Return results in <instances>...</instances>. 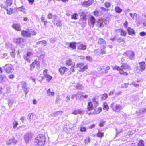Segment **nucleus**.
I'll use <instances>...</instances> for the list:
<instances>
[{
    "instance_id": "b1692460",
    "label": "nucleus",
    "mask_w": 146,
    "mask_h": 146,
    "mask_svg": "<svg viewBox=\"0 0 146 146\" xmlns=\"http://www.w3.org/2000/svg\"><path fill=\"white\" fill-rule=\"evenodd\" d=\"M30 30H27V31L23 30L21 32V34L23 36H30L31 33Z\"/></svg>"
},
{
    "instance_id": "338daca9",
    "label": "nucleus",
    "mask_w": 146,
    "mask_h": 146,
    "mask_svg": "<svg viewBox=\"0 0 146 146\" xmlns=\"http://www.w3.org/2000/svg\"><path fill=\"white\" fill-rule=\"evenodd\" d=\"M93 101L94 102V104H96V106L98 105V101L96 100L95 99H93Z\"/></svg>"
},
{
    "instance_id": "20e7f679",
    "label": "nucleus",
    "mask_w": 146,
    "mask_h": 146,
    "mask_svg": "<svg viewBox=\"0 0 146 146\" xmlns=\"http://www.w3.org/2000/svg\"><path fill=\"white\" fill-rule=\"evenodd\" d=\"M108 21L105 19H99L97 22L96 25L98 28H101L106 26L108 24Z\"/></svg>"
},
{
    "instance_id": "2eb2a0df",
    "label": "nucleus",
    "mask_w": 146,
    "mask_h": 146,
    "mask_svg": "<svg viewBox=\"0 0 146 146\" xmlns=\"http://www.w3.org/2000/svg\"><path fill=\"white\" fill-rule=\"evenodd\" d=\"M22 87L25 92V95H26L29 91L28 88L27 86L26 83L24 82H22L21 83Z\"/></svg>"
},
{
    "instance_id": "bb28decb",
    "label": "nucleus",
    "mask_w": 146,
    "mask_h": 146,
    "mask_svg": "<svg viewBox=\"0 0 146 146\" xmlns=\"http://www.w3.org/2000/svg\"><path fill=\"white\" fill-rule=\"evenodd\" d=\"M53 22L54 24L58 27H60L62 25L61 21L60 20H56L54 19Z\"/></svg>"
},
{
    "instance_id": "473e14b6",
    "label": "nucleus",
    "mask_w": 146,
    "mask_h": 146,
    "mask_svg": "<svg viewBox=\"0 0 146 146\" xmlns=\"http://www.w3.org/2000/svg\"><path fill=\"white\" fill-rule=\"evenodd\" d=\"M77 43L74 42H73L69 43V47L73 49H75L76 48V44Z\"/></svg>"
},
{
    "instance_id": "9d476101",
    "label": "nucleus",
    "mask_w": 146,
    "mask_h": 146,
    "mask_svg": "<svg viewBox=\"0 0 146 146\" xmlns=\"http://www.w3.org/2000/svg\"><path fill=\"white\" fill-rule=\"evenodd\" d=\"M84 64L82 63H79L77 64V66L79 67L80 69L79 70L80 72H83L86 70L88 69V66L86 65L83 66Z\"/></svg>"
},
{
    "instance_id": "412c9836",
    "label": "nucleus",
    "mask_w": 146,
    "mask_h": 146,
    "mask_svg": "<svg viewBox=\"0 0 146 146\" xmlns=\"http://www.w3.org/2000/svg\"><path fill=\"white\" fill-rule=\"evenodd\" d=\"M1 6L2 8H3L5 9H6L7 13L8 14L10 15L12 14L13 12V9L12 8H10L9 9H6V6H4L3 5L1 4Z\"/></svg>"
},
{
    "instance_id": "de8ad7c7",
    "label": "nucleus",
    "mask_w": 146,
    "mask_h": 146,
    "mask_svg": "<svg viewBox=\"0 0 146 146\" xmlns=\"http://www.w3.org/2000/svg\"><path fill=\"white\" fill-rule=\"evenodd\" d=\"M76 87L77 89L82 90L84 89V86L79 84H77Z\"/></svg>"
},
{
    "instance_id": "1a4fd4ad",
    "label": "nucleus",
    "mask_w": 146,
    "mask_h": 146,
    "mask_svg": "<svg viewBox=\"0 0 146 146\" xmlns=\"http://www.w3.org/2000/svg\"><path fill=\"white\" fill-rule=\"evenodd\" d=\"M47 71L48 70L47 69L44 70L43 74L44 77L46 78L47 81L49 82L52 79V77L48 74Z\"/></svg>"
},
{
    "instance_id": "4be33fe9",
    "label": "nucleus",
    "mask_w": 146,
    "mask_h": 146,
    "mask_svg": "<svg viewBox=\"0 0 146 146\" xmlns=\"http://www.w3.org/2000/svg\"><path fill=\"white\" fill-rule=\"evenodd\" d=\"M66 64L68 66H72L75 65V62L72 61L71 59H69L67 60L66 62Z\"/></svg>"
},
{
    "instance_id": "c85d7f7f",
    "label": "nucleus",
    "mask_w": 146,
    "mask_h": 146,
    "mask_svg": "<svg viewBox=\"0 0 146 146\" xmlns=\"http://www.w3.org/2000/svg\"><path fill=\"white\" fill-rule=\"evenodd\" d=\"M127 30L129 34L130 35L132 36H135V31L132 28L130 27H128Z\"/></svg>"
},
{
    "instance_id": "f704fd0d",
    "label": "nucleus",
    "mask_w": 146,
    "mask_h": 146,
    "mask_svg": "<svg viewBox=\"0 0 146 146\" xmlns=\"http://www.w3.org/2000/svg\"><path fill=\"white\" fill-rule=\"evenodd\" d=\"M98 44L100 45H104L106 44V42L103 39L100 38L98 41Z\"/></svg>"
},
{
    "instance_id": "4468645a",
    "label": "nucleus",
    "mask_w": 146,
    "mask_h": 146,
    "mask_svg": "<svg viewBox=\"0 0 146 146\" xmlns=\"http://www.w3.org/2000/svg\"><path fill=\"white\" fill-rule=\"evenodd\" d=\"M144 18H143L141 19V20L139 22L137 25L138 26H139L140 25H141L143 26H146V16H144Z\"/></svg>"
},
{
    "instance_id": "4d7b16f0",
    "label": "nucleus",
    "mask_w": 146,
    "mask_h": 146,
    "mask_svg": "<svg viewBox=\"0 0 146 146\" xmlns=\"http://www.w3.org/2000/svg\"><path fill=\"white\" fill-rule=\"evenodd\" d=\"M121 35L125 36L126 35V33L124 30H121L120 32Z\"/></svg>"
},
{
    "instance_id": "ddd939ff",
    "label": "nucleus",
    "mask_w": 146,
    "mask_h": 146,
    "mask_svg": "<svg viewBox=\"0 0 146 146\" xmlns=\"http://www.w3.org/2000/svg\"><path fill=\"white\" fill-rule=\"evenodd\" d=\"M95 19L93 16H92L88 22V24L90 27H93L95 23Z\"/></svg>"
},
{
    "instance_id": "052dcab7",
    "label": "nucleus",
    "mask_w": 146,
    "mask_h": 146,
    "mask_svg": "<svg viewBox=\"0 0 146 146\" xmlns=\"http://www.w3.org/2000/svg\"><path fill=\"white\" fill-rule=\"evenodd\" d=\"M12 50L13 51L10 53V54L12 57H14L15 55V50H14V49H13V50Z\"/></svg>"
},
{
    "instance_id": "6e6d98bb",
    "label": "nucleus",
    "mask_w": 146,
    "mask_h": 146,
    "mask_svg": "<svg viewBox=\"0 0 146 146\" xmlns=\"http://www.w3.org/2000/svg\"><path fill=\"white\" fill-rule=\"evenodd\" d=\"M18 123L17 121H14L13 122V128L14 129L18 125Z\"/></svg>"
},
{
    "instance_id": "6e6552de",
    "label": "nucleus",
    "mask_w": 146,
    "mask_h": 146,
    "mask_svg": "<svg viewBox=\"0 0 146 146\" xmlns=\"http://www.w3.org/2000/svg\"><path fill=\"white\" fill-rule=\"evenodd\" d=\"M34 54L33 51L28 52L27 53L26 56H25L24 58L26 61L27 62H29L31 58L33 57Z\"/></svg>"
},
{
    "instance_id": "79ce46f5",
    "label": "nucleus",
    "mask_w": 146,
    "mask_h": 146,
    "mask_svg": "<svg viewBox=\"0 0 146 146\" xmlns=\"http://www.w3.org/2000/svg\"><path fill=\"white\" fill-rule=\"evenodd\" d=\"M115 10L116 12L118 13H120L122 11V10L118 6H115Z\"/></svg>"
},
{
    "instance_id": "aec40b11",
    "label": "nucleus",
    "mask_w": 146,
    "mask_h": 146,
    "mask_svg": "<svg viewBox=\"0 0 146 146\" xmlns=\"http://www.w3.org/2000/svg\"><path fill=\"white\" fill-rule=\"evenodd\" d=\"M63 113V112L62 111H59L52 113L50 115L53 117H56L58 115H61Z\"/></svg>"
},
{
    "instance_id": "a211bd4d",
    "label": "nucleus",
    "mask_w": 146,
    "mask_h": 146,
    "mask_svg": "<svg viewBox=\"0 0 146 146\" xmlns=\"http://www.w3.org/2000/svg\"><path fill=\"white\" fill-rule=\"evenodd\" d=\"M68 69L65 67H61L59 69V71L61 75L64 74L65 72L67 71Z\"/></svg>"
},
{
    "instance_id": "603ef678",
    "label": "nucleus",
    "mask_w": 146,
    "mask_h": 146,
    "mask_svg": "<svg viewBox=\"0 0 146 146\" xmlns=\"http://www.w3.org/2000/svg\"><path fill=\"white\" fill-rule=\"evenodd\" d=\"M136 113L137 114V116H139L143 113V110H142V109H140L138 111H137Z\"/></svg>"
},
{
    "instance_id": "7c9ffc66",
    "label": "nucleus",
    "mask_w": 146,
    "mask_h": 146,
    "mask_svg": "<svg viewBox=\"0 0 146 146\" xmlns=\"http://www.w3.org/2000/svg\"><path fill=\"white\" fill-rule=\"evenodd\" d=\"M75 65L74 66H72L69 71L68 72L67 74L68 75H70L73 73L75 71Z\"/></svg>"
},
{
    "instance_id": "09e8293b",
    "label": "nucleus",
    "mask_w": 146,
    "mask_h": 146,
    "mask_svg": "<svg viewBox=\"0 0 146 146\" xmlns=\"http://www.w3.org/2000/svg\"><path fill=\"white\" fill-rule=\"evenodd\" d=\"M106 48V47L104 45L101 49V54H106V51L104 50Z\"/></svg>"
},
{
    "instance_id": "7ed1b4c3",
    "label": "nucleus",
    "mask_w": 146,
    "mask_h": 146,
    "mask_svg": "<svg viewBox=\"0 0 146 146\" xmlns=\"http://www.w3.org/2000/svg\"><path fill=\"white\" fill-rule=\"evenodd\" d=\"M111 107L113 111L118 112L123 109L124 106L113 102L111 104Z\"/></svg>"
},
{
    "instance_id": "e433bc0d",
    "label": "nucleus",
    "mask_w": 146,
    "mask_h": 146,
    "mask_svg": "<svg viewBox=\"0 0 146 146\" xmlns=\"http://www.w3.org/2000/svg\"><path fill=\"white\" fill-rule=\"evenodd\" d=\"M6 47L7 48L11 50H13L14 49L12 44L9 43L6 44Z\"/></svg>"
},
{
    "instance_id": "0e129e2a",
    "label": "nucleus",
    "mask_w": 146,
    "mask_h": 146,
    "mask_svg": "<svg viewBox=\"0 0 146 146\" xmlns=\"http://www.w3.org/2000/svg\"><path fill=\"white\" fill-rule=\"evenodd\" d=\"M35 64L38 67H39L40 66V62L39 61L35 60L34 62Z\"/></svg>"
},
{
    "instance_id": "ea45409f",
    "label": "nucleus",
    "mask_w": 146,
    "mask_h": 146,
    "mask_svg": "<svg viewBox=\"0 0 146 146\" xmlns=\"http://www.w3.org/2000/svg\"><path fill=\"white\" fill-rule=\"evenodd\" d=\"M17 10L19 11H21L23 13H24L25 14L26 13V12L25 11V9L24 6H22L21 7L17 8Z\"/></svg>"
},
{
    "instance_id": "dca6fc26",
    "label": "nucleus",
    "mask_w": 146,
    "mask_h": 146,
    "mask_svg": "<svg viewBox=\"0 0 146 146\" xmlns=\"http://www.w3.org/2000/svg\"><path fill=\"white\" fill-rule=\"evenodd\" d=\"M84 113V111L83 110L81 109H78L76 110L72 113V114L74 115H77V114H82Z\"/></svg>"
},
{
    "instance_id": "a878e982",
    "label": "nucleus",
    "mask_w": 146,
    "mask_h": 146,
    "mask_svg": "<svg viewBox=\"0 0 146 146\" xmlns=\"http://www.w3.org/2000/svg\"><path fill=\"white\" fill-rule=\"evenodd\" d=\"M79 45L78 47V49L82 50H85L87 48L86 46L82 44H78Z\"/></svg>"
},
{
    "instance_id": "e2e57ef3",
    "label": "nucleus",
    "mask_w": 146,
    "mask_h": 146,
    "mask_svg": "<svg viewBox=\"0 0 146 146\" xmlns=\"http://www.w3.org/2000/svg\"><path fill=\"white\" fill-rule=\"evenodd\" d=\"M30 33H31L30 34V36L31 35H32V36L35 35V34L36 33L35 32V31H31L30 30Z\"/></svg>"
},
{
    "instance_id": "864d4df0",
    "label": "nucleus",
    "mask_w": 146,
    "mask_h": 146,
    "mask_svg": "<svg viewBox=\"0 0 146 146\" xmlns=\"http://www.w3.org/2000/svg\"><path fill=\"white\" fill-rule=\"evenodd\" d=\"M97 136L99 137H102L104 136V133L99 131L97 133Z\"/></svg>"
},
{
    "instance_id": "680f3d73",
    "label": "nucleus",
    "mask_w": 146,
    "mask_h": 146,
    "mask_svg": "<svg viewBox=\"0 0 146 146\" xmlns=\"http://www.w3.org/2000/svg\"><path fill=\"white\" fill-rule=\"evenodd\" d=\"M105 5L106 7L108 8L110 7L111 4L109 2H106L105 3Z\"/></svg>"
},
{
    "instance_id": "423d86ee",
    "label": "nucleus",
    "mask_w": 146,
    "mask_h": 146,
    "mask_svg": "<svg viewBox=\"0 0 146 146\" xmlns=\"http://www.w3.org/2000/svg\"><path fill=\"white\" fill-rule=\"evenodd\" d=\"M139 68L138 67L137 70V71L138 73H140V72H142L144 70L145 68V62L143 61L139 63Z\"/></svg>"
},
{
    "instance_id": "37998d69",
    "label": "nucleus",
    "mask_w": 146,
    "mask_h": 146,
    "mask_svg": "<svg viewBox=\"0 0 146 146\" xmlns=\"http://www.w3.org/2000/svg\"><path fill=\"white\" fill-rule=\"evenodd\" d=\"M80 15L82 16V19L84 20L86 19V13L85 12H81L80 13Z\"/></svg>"
},
{
    "instance_id": "69168bd1",
    "label": "nucleus",
    "mask_w": 146,
    "mask_h": 146,
    "mask_svg": "<svg viewBox=\"0 0 146 146\" xmlns=\"http://www.w3.org/2000/svg\"><path fill=\"white\" fill-rule=\"evenodd\" d=\"M80 131L82 132H85L86 131V128L85 127H81Z\"/></svg>"
},
{
    "instance_id": "49530a36",
    "label": "nucleus",
    "mask_w": 146,
    "mask_h": 146,
    "mask_svg": "<svg viewBox=\"0 0 146 146\" xmlns=\"http://www.w3.org/2000/svg\"><path fill=\"white\" fill-rule=\"evenodd\" d=\"M90 139L89 137H87L84 140V143L85 144H88L90 142Z\"/></svg>"
},
{
    "instance_id": "cd10ccee",
    "label": "nucleus",
    "mask_w": 146,
    "mask_h": 146,
    "mask_svg": "<svg viewBox=\"0 0 146 146\" xmlns=\"http://www.w3.org/2000/svg\"><path fill=\"white\" fill-rule=\"evenodd\" d=\"M14 42L17 44H19L23 42V39L20 37H18L14 39Z\"/></svg>"
},
{
    "instance_id": "4c0bfd02",
    "label": "nucleus",
    "mask_w": 146,
    "mask_h": 146,
    "mask_svg": "<svg viewBox=\"0 0 146 146\" xmlns=\"http://www.w3.org/2000/svg\"><path fill=\"white\" fill-rule=\"evenodd\" d=\"M130 15L131 17L133 19L136 20L138 17V16L137 14L136 13H130Z\"/></svg>"
},
{
    "instance_id": "a18cd8bd",
    "label": "nucleus",
    "mask_w": 146,
    "mask_h": 146,
    "mask_svg": "<svg viewBox=\"0 0 146 146\" xmlns=\"http://www.w3.org/2000/svg\"><path fill=\"white\" fill-rule=\"evenodd\" d=\"M78 15L77 13H73L71 15V18L72 19L76 20L78 19Z\"/></svg>"
},
{
    "instance_id": "0eeeda50",
    "label": "nucleus",
    "mask_w": 146,
    "mask_h": 146,
    "mask_svg": "<svg viewBox=\"0 0 146 146\" xmlns=\"http://www.w3.org/2000/svg\"><path fill=\"white\" fill-rule=\"evenodd\" d=\"M32 137V134L30 133H26L24 136V139L26 143H29Z\"/></svg>"
},
{
    "instance_id": "8fccbe9b",
    "label": "nucleus",
    "mask_w": 146,
    "mask_h": 146,
    "mask_svg": "<svg viewBox=\"0 0 146 146\" xmlns=\"http://www.w3.org/2000/svg\"><path fill=\"white\" fill-rule=\"evenodd\" d=\"M83 94L82 93L80 100H83L84 99H87L88 97V95H83Z\"/></svg>"
},
{
    "instance_id": "5fc2aeb1",
    "label": "nucleus",
    "mask_w": 146,
    "mask_h": 146,
    "mask_svg": "<svg viewBox=\"0 0 146 146\" xmlns=\"http://www.w3.org/2000/svg\"><path fill=\"white\" fill-rule=\"evenodd\" d=\"M138 146H144V141L142 140H140L138 143Z\"/></svg>"
},
{
    "instance_id": "9b49d317",
    "label": "nucleus",
    "mask_w": 146,
    "mask_h": 146,
    "mask_svg": "<svg viewBox=\"0 0 146 146\" xmlns=\"http://www.w3.org/2000/svg\"><path fill=\"white\" fill-rule=\"evenodd\" d=\"M36 118V116L34 114L31 113L28 115V119L31 123L33 122Z\"/></svg>"
},
{
    "instance_id": "2f4dec72",
    "label": "nucleus",
    "mask_w": 146,
    "mask_h": 146,
    "mask_svg": "<svg viewBox=\"0 0 146 146\" xmlns=\"http://www.w3.org/2000/svg\"><path fill=\"white\" fill-rule=\"evenodd\" d=\"M94 108L93 104L92 102H88L87 105V109L89 111H91Z\"/></svg>"
},
{
    "instance_id": "393cba45",
    "label": "nucleus",
    "mask_w": 146,
    "mask_h": 146,
    "mask_svg": "<svg viewBox=\"0 0 146 146\" xmlns=\"http://www.w3.org/2000/svg\"><path fill=\"white\" fill-rule=\"evenodd\" d=\"M100 71H101V72L102 73H107L108 72V71L110 69V66H107L104 69V71H102L103 69H104V67L103 66H101L100 67Z\"/></svg>"
},
{
    "instance_id": "f8f14e48",
    "label": "nucleus",
    "mask_w": 146,
    "mask_h": 146,
    "mask_svg": "<svg viewBox=\"0 0 146 146\" xmlns=\"http://www.w3.org/2000/svg\"><path fill=\"white\" fill-rule=\"evenodd\" d=\"M124 55H126L129 58L131 59H133L135 56L134 52L131 51H127L124 53Z\"/></svg>"
},
{
    "instance_id": "f257e3e1",
    "label": "nucleus",
    "mask_w": 146,
    "mask_h": 146,
    "mask_svg": "<svg viewBox=\"0 0 146 146\" xmlns=\"http://www.w3.org/2000/svg\"><path fill=\"white\" fill-rule=\"evenodd\" d=\"M46 141V138L43 134L38 135L35 138L34 142V146H43Z\"/></svg>"
},
{
    "instance_id": "a19ab883",
    "label": "nucleus",
    "mask_w": 146,
    "mask_h": 146,
    "mask_svg": "<svg viewBox=\"0 0 146 146\" xmlns=\"http://www.w3.org/2000/svg\"><path fill=\"white\" fill-rule=\"evenodd\" d=\"M12 3V0H7L5 2V5L7 6H11Z\"/></svg>"
},
{
    "instance_id": "f03ea898",
    "label": "nucleus",
    "mask_w": 146,
    "mask_h": 146,
    "mask_svg": "<svg viewBox=\"0 0 146 146\" xmlns=\"http://www.w3.org/2000/svg\"><path fill=\"white\" fill-rule=\"evenodd\" d=\"M131 70V68L129 66L125 64H124L121 66L119 71V73L121 74L127 75L128 73L127 71Z\"/></svg>"
},
{
    "instance_id": "39448f33",
    "label": "nucleus",
    "mask_w": 146,
    "mask_h": 146,
    "mask_svg": "<svg viewBox=\"0 0 146 146\" xmlns=\"http://www.w3.org/2000/svg\"><path fill=\"white\" fill-rule=\"evenodd\" d=\"M4 68L6 72L9 73L12 72L14 69L12 66L10 64H6Z\"/></svg>"
},
{
    "instance_id": "c756f323",
    "label": "nucleus",
    "mask_w": 146,
    "mask_h": 146,
    "mask_svg": "<svg viewBox=\"0 0 146 146\" xmlns=\"http://www.w3.org/2000/svg\"><path fill=\"white\" fill-rule=\"evenodd\" d=\"M10 91V89L9 88H0V93H3L4 94L5 93H8Z\"/></svg>"
},
{
    "instance_id": "13d9d810",
    "label": "nucleus",
    "mask_w": 146,
    "mask_h": 146,
    "mask_svg": "<svg viewBox=\"0 0 146 146\" xmlns=\"http://www.w3.org/2000/svg\"><path fill=\"white\" fill-rule=\"evenodd\" d=\"M108 97V96L107 94H103L101 97V99L102 100H105Z\"/></svg>"
},
{
    "instance_id": "c03bdc74",
    "label": "nucleus",
    "mask_w": 146,
    "mask_h": 146,
    "mask_svg": "<svg viewBox=\"0 0 146 146\" xmlns=\"http://www.w3.org/2000/svg\"><path fill=\"white\" fill-rule=\"evenodd\" d=\"M41 44L43 46H45L47 44V42L46 41L43 40L42 41H38L36 43L37 44Z\"/></svg>"
},
{
    "instance_id": "5701e85b",
    "label": "nucleus",
    "mask_w": 146,
    "mask_h": 146,
    "mask_svg": "<svg viewBox=\"0 0 146 146\" xmlns=\"http://www.w3.org/2000/svg\"><path fill=\"white\" fill-rule=\"evenodd\" d=\"M12 27L16 31H20L21 30L20 26L19 24H13L12 25Z\"/></svg>"
},
{
    "instance_id": "58836bf2",
    "label": "nucleus",
    "mask_w": 146,
    "mask_h": 146,
    "mask_svg": "<svg viewBox=\"0 0 146 146\" xmlns=\"http://www.w3.org/2000/svg\"><path fill=\"white\" fill-rule=\"evenodd\" d=\"M82 92H79L76 94V99L77 100H80Z\"/></svg>"
},
{
    "instance_id": "6ab92c4d",
    "label": "nucleus",
    "mask_w": 146,
    "mask_h": 146,
    "mask_svg": "<svg viewBox=\"0 0 146 146\" xmlns=\"http://www.w3.org/2000/svg\"><path fill=\"white\" fill-rule=\"evenodd\" d=\"M46 94L47 96L51 97L54 96L55 94V93L52 90H51L50 89H49L46 91Z\"/></svg>"
},
{
    "instance_id": "72a5a7b5",
    "label": "nucleus",
    "mask_w": 146,
    "mask_h": 146,
    "mask_svg": "<svg viewBox=\"0 0 146 146\" xmlns=\"http://www.w3.org/2000/svg\"><path fill=\"white\" fill-rule=\"evenodd\" d=\"M103 109L105 111H107L109 109V107L107 104L105 102L103 103Z\"/></svg>"
},
{
    "instance_id": "c9c22d12",
    "label": "nucleus",
    "mask_w": 146,
    "mask_h": 146,
    "mask_svg": "<svg viewBox=\"0 0 146 146\" xmlns=\"http://www.w3.org/2000/svg\"><path fill=\"white\" fill-rule=\"evenodd\" d=\"M116 39L119 42H120L123 41V39L120 37H115L111 39V40H115Z\"/></svg>"
},
{
    "instance_id": "bf43d9fd",
    "label": "nucleus",
    "mask_w": 146,
    "mask_h": 146,
    "mask_svg": "<svg viewBox=\"0 0 146 146\" xmlns=\"http://www.w3.org/2000/svg\"><path fill=\"white\" fill-rule=\"evenodd\" d=\"M35 63L34 62L30 66V70H32L35 67Z\"/></svg>"
},
{
    "instance_id": "774afa93",
    "label": "nucleus",
    "mask_w": 146,
    "mask_h": 146,
    "mask_svg": "<svg viewBox=\"0 0 146 146\" xmlns=\"http://www.w3.org/2000/svg\"><path fill=\"white\" fill-rule=\"evenodd\" d=\"M140 35L142 36H146V33L144 32H142L140 33Z\"/></svg>"
},
{
    "instance_id": "f3484780",
    "label": "nucleus",
    "mask_w": 146,
    "mask_h": 146,
    "mask_svg": "<svg viewBox=\"0 0 146 146\" xmlns=\"http://www.w3.org/2000/svg\"><path fill=\"white\" fill-rule=\"evenodd\" d=\"M102 111V108L100 107L98 109H95L93 112H90L89 113V115L92 114H97L99 113Z\"/></svg>"
},
{
    "instance_id": "3c124183",
    "label": "nucleus",
    "mask_w": 146,
    "mask_h": 146,
    "mask_svg": "<svg viewBox=\"0 0 146 146\" xmlns=\"http://www.w3.org/2000/svg\"><path fill=\"white\" fill-rule=\"evenodd\" d=\"M121 67H119L115 65L112 67V69L114 70H117L119 72L120 69Z\"/></svg>"
}]
</instances>
